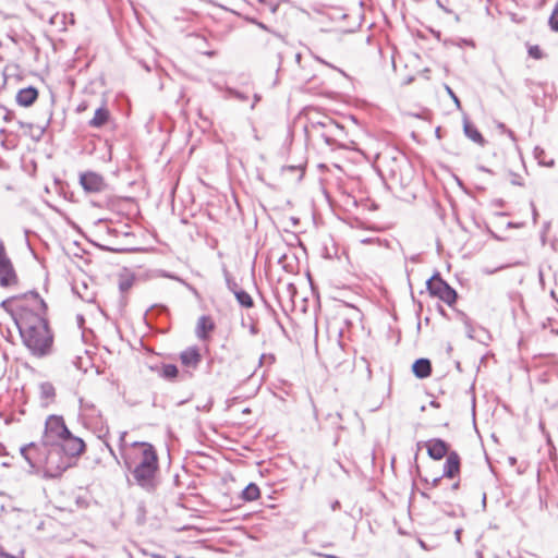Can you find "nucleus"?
Here are the masks:
<instances>
[{"label":"nucleus","instance_id":"nucleus-11","mask_svg":"<svg viewBox=\"0 0 558 558\" xmlns=\"http://www.w3.org/2000/svg\"><path fill=\"white\" fill-rule=\"evenodd\" d=\"M181 363L187 367L195 369L202 361L199 350L196 347H190L180 353Z\"/></svg>","mask_w":558,"mask_h":558},{"label":"nucleus","instance_id":"nucleus-5","mask_svg":"<svg viewBox=\"0 0 558 558\" xmlns=\"http://www.w3.org/2000/svg\"><path fill=\"white\" fill-rule=\"evenodd\" d=\"M428 292L439 298L442 302L448 305H452L457 300V292L451 288L438 274L434 275L427 280Z\"/></svg>","mask_w":558,"mask_h":558},{"label":"nucleus","instance_id":"nucleus-8","mask_svg":"<svg viewBox=\"0 0 558 558\" xmlns=\"http://www.w3.org/2000/svg\"><path fill=\"white\" fill-rule=\"evenodd\" d=\"M80 183L87 193H100L107 189L105 179L99 173L87 171L80 175Z\"/></svg>","mask_w":558,"mask_h":558},{"label":"nucleus","instance_id":"nucleus-29","mask_svg":"<svg viewBox=\"0 0 558 558\" xmlns=\"http://www.w3.org/2000/svg\"><path fill=\"white\" fill-rule=\"evenodd\" d=\"M286 292L288 293L289 298L292 300L293 295L296 293V289L294 284L289 283L286 287Z\"/></svg>","mask_w":558,"mask_h":558},{"label":"nucleus","instance_id":"nucleus-33","mask_svg":"<svg viewBox=\"0 0 558 558\" xmlns=\"http://www.w3.org/2000/svg\"><path fill=\"white\" fill-rule=\"evenodd\" d=\"M340 507V502L338 500H335L331 502L330 508L332 511H336Z\"/></svg>","mask_w":558,"mask_h":558},{"label":"nucleus","instance_id":"nucleus-38","mask_svg":"<svg viewBox=\"0 0 558 558\" xmlns=\"http://www.w3.org/2000/svg\"><path fill=\"white\" fill-rule=\"evenodd\" d=\"M460 535H461V531H460V530H457V531H456V537H457V539H458V541L460 539Z\"/></svg>","mask_w":558,"mask_h":558},{"label":"nucleus","instance_id":"nucleus-26","mask_svg":"<svg viewBox=\"0 0 558 558\" xmlns=\"http://www.w3.org/2000/svg\"><path fill=\"white\" fill-rule=\"evenodd\" d=\"M227 92L230 96L235 97L236 99H239L241 101H244L247 99V96H245L243 93L235 90L233 88H228Z\"/></svg>","mask_w":558,"mask_h":558},{"label":"nucleus","instance_id":"nucleus-30","mask_svg":"<svg viewBox=\"0 0 558 558\" xmlns=\"http://www.w3.org/2000/svg\"><path fill=\"white\" fill-rule=\"evenodd\" d=\"M464 325H465L468 337L473 339L474 338V336H473V327L471 326V324H470V322L468 319L464 322Z\"/></svg>","mask_w":558,"mask_h":558},{"label":"nucleus","instance_id":"nucleus-22","mask_svg":"<svg viewBox=\"0 0 558 558\" xmlns=\"http://www.w3.org/2000/svg\"><path fill=\"white\" fill-rule=\"evenodd\" d=\"M133 283H134V279L132 277H130V276L122 277L119 280V289L122 293H125L133 287Z\"/></svg>","mask_w":558,"mask_h":558},{"label":"nucleus","instance_id":"nucleus-42","mask_svg":"<svg viewBox=\"0 0 558 558\" xmlns=\"http://www.w3.org/2000/svg\"><path fill=\"white\" fill-rule=\"evenodd\" d=\"M264 357L265 355H260L259 364H262Z\"/></svg>","mask_w":558,"mask_h":558},{"label":"nucleus","instance_id":"nucleus-34","mask_svg":"<svg viewBox=\"0 0 558 558\" xmlns=\"http://www.w3.org/2000/svg\"><path fill=\"white\" fill-rule=\"evenodd\" d=\"M260 100V97L259 95L255 94L254 95V102L252 104L251 108L253 109L255 107V105Z\"/></svg>","mask_w":558,"mask_h":558},{"label":"nucleus","instance_id":"nucleus-31","mask_svg":"<svg viewBox=\"0 0 558 558\" xmlns=\"http://www.w3.org/2000/svg\"><path fill=\"white\" fill-rule=\"evenodd\" d=\"M505 134H507V135H508V137H509L512 142H515V141H517V137H515V135H514L513 131H511L510 129H508V130L506 131V133H505Z\"/></svg>","mask_w":558,"mask_h":558},{"label":"nucleus","instance_id":"nucleus-9","mask_svg":"<svg viewBox=\"0 0 558 558\" xmlns=\"http://www.w3.org/2000/svg\"><path fill=\"white\" fill-rule=\"evenodd\" d=\"M57 446L62 448V452L65 453L71 460L74 457L82 454L85 450V442L80 437H75L69 432V435L64 436Z\"/></svg>","mask_w":558,"mask_h":558},{"label":"nucleus","instance_id":"nucleus-41","mask_svg":"<svg viewBox=\"0 0 558 558\" xmlns=\"http://www.w3.org/2000/svg\"><path fill=\"white\" fill-rule=\"evenodd\" d=\"M153 558H162L160 555H153Z\"/></svg>","mask_w":558,"mask_h":558},{"label":"nucleus","instance_id":"nucleus-24","mask_svg":"<svg viewBox=\"0 0 558 558\" xmlns=\"http://www.w3.org/2000/svg\"><path fill=\"white\" fill-rule=\"evenodd\" d=\"M527 53L531 58H533L535 60H541L545 57V53L543 52L541 47L537 45L530 46L527 49Z\"/></svg>","mask_w":558,"mask_h":558},{"label":"nucleus","instance_id":"nucleus-21","mask_svg":"<svg viewBox=\"0 0 558 558\" xmlns=\"http://www.w3.org/2000/svg\"><path fill=\"white\" fill-rule=\"evenodd\" d=\"M179 374V369L173 364H166L162 366V377L166 379H174Z\"/></svg>","mask_w":558,"mask_h":558},{"label":"nucleus","instance_id":"nucleus-40","mask_svg":"<svg viewBox=\"0 0 558 558\" xmlns=\"http://www.w3.org/2000/svg\"><path fill=\"white\" fill-rule=\"evenodd\" d=\"M251 332L252 333H256L257 332V330H256V328L254 326L251 327Z\"/></svg>","mask_w":558,"mask_h":558},{"label":"nucleus","instance_id":"nucleus-32","mask_svg":"<svg viewBox=\"0 0 558 558\" xmlns=\"http://www.w3.org/2000/svg\"><path fill=\"white\" fill-rule=\"evenodd\" d=\"M497 129L502 133H506V131L508 130V128L501 122L497 124Z\"/></svg>","mask_w":558,"mask_h":558},{"label":"nucleus","instance_id":"nucleus-35","mask_svg":"<svg viewBox=\"0 0 558 558\" xmlns=\"http://www.w3.org/2000/svg\"><path fill=\"white\" fill-rule=\"evenodd\" d=\"M86 107H87V106H86V104H81V105H78V107H77V111H78V112L84 111V110L86 109Z\"/></svg>","mask_w":558,"mask_h":558},{"label":"nucleus","instance_id":"nucleus-7","mask_svg":"<svg viewBox=\"0 0 558 558\" xmlns=\"http://www.w3.org/2000/svg\"><path fill=\"white\" fill-rule=\"evenodd\" d=\"M17 282L13 265L5 253L4 245L0 243V286L10 287Z\"/></svg>","mask_w":558,"mask_h":558},{"label":"nucleus","instance_id":"nucleus-6","mask_svg":"<svg viewBox=\"0 0 558 558\" xmlns=\"http://www.w3.org/2000/svg\"><path fill=\"white\" fill-rule=\"evenodd\" d=\"M48 449L49 447H46L41 441V445L29 442L23 446L20 451L32 469L44 470L45 456Z\"/></svg>","mask_w":558,"mask_h":558},{"label":"nucleus","instance_id":"nucleus-12","mask_svg":"<svg viewBox=\"0 0 558 558\" xmlns=\"http://www.w3.org/2000/svg\"><path fill=\"white\" fill-rule=\"evenodd\" d=\"M460 472V457L456 451H450L444 464V476L453 478Z\"/></svg>","mask_w":558,"mask_h":558},{"label":"nucleus","instance_id":"nucleus-23","mask_svg":"<svg viewBox=\"0 0 558 558\" xmlns=\"http://www.w3.org/2000/svg\"><path fill=\"white\" fill-rule=\"evenodd\" d=\"M549 27L554 32H558V2L556 3L549 20H548Z\"/></svg>","mask_w":558,"mask_h":558},{"label":"nucleus","instance_id":"nucleus-27","mask_svg":"<svg viewBox=\"0 0 558 558\" xmlns=\"http://www.w3.org/2000/svg\"><path fill=\"white\" fill-rule=\"evenodd\" d=\"M125 436H126V432H121L120 436H119V445L122 450V454L124 453L125 449L130 448V446H126V444H125Z\"/></svg>","mask_w":558,"mask_h":558},{"label":"nucleus","instance_id":"nucleus-14","mask_svg":"<svg viewBox=\"0 0 558 558\" xmlns=\"http://www.w3.org/2000/svg\"><path fill=\"white\" fill-rule=\"evenodd\" d=\"M412 371L417 378H427L432 373V363L428 359H417L412 365Z\"/></svg>","mask_w":558,"mask_h":558},{"label":"nucleus","instance_id":"nucleus-25","mask_svg":"<svg viewBox=\"0 0 558 558\" xmlns=\"http://www.w3.org/2000/svg\"><path fill=\"white\" fill-rule=\"evenodd\" d=\"M226 283L228 289L235 294V291H240L241 289L238 288V283L233 278L230 277V275L226 271Z\"/></svg>","mask_w":558,"mask_h":558},{"label":"nucleus","instance_id":"nucleus-15","mask_svg":"<svg viewBox=\"0 0 558 558\" xmlns=\"http://www.w3.org/2000/svg\"><path fill=\"white\" fill-rule=\"evenodd\" d=\"M215 328V325L210 317L201 316L196 326V336L197 338L205 340L208 337V332H210Z\"/></svg>","mask_w":558,"mask_h":558},{"label":"nucleus","instance_id":"nucleus-36","mask_svg":"<svg viewBox=\"0 0 558 558\" xmlns=\"http://www.w3.org/2000/svg\"><path fill=\"white\" fill-rule=\"evenodd\" d=\"M366 369H367V376H368V378H371L372 371H371L369 364H367V363H366Z\"/></svg>","mask_w":558,"mask_h":558},{"label":"nucleus","instance_id":"nucleus-16","mask_svg":"<svg viewBox=\"0 0 558 558\" xmlns=\"http://www.w3.org/2000/svg\"><path fill=\"white\" fill-rule=\"evenodd\" d=\"M110 113L106 107L96 109L93 119L88 122L89 126L99 129L104 126L109 120Z\"/></svg>","mask_w":558,"mask_h":558},{"label":"nucleus","instance_id":"nucleus-13","mask_svg":"<svg viewBox=\"0 0 558 558\" xmlns=\"http://www.w3.org/2000/svg\"><path fill=\"white\" fill-rule=\"evenodd\" d=\"M38 97V92L35 87H26L19 90L16 101L19 105L28 107L35 102Z\"/></svg>","mask_w":558,"mask_h":558},{"label":"nucleus","instance_id":"nucleus-37","mask_svg":"<svg viewBox=\"0 0 558 558\" xmlns=\"http://www.w3.org/2000/svg\"><path fill=\"white\" fill-rule=\"evenodd\" d=\"M440 480H441L440 477L435 478L433 481V486H437L439 484Z\"/></svg>","mask_w":558,"mask_h":558},{"label":"nucleus","instance_id":"nucleus-10","mask_svg":"<svg viewBox=\"0 0 558 558\" xmlns=\"http://www.w3.org/2000/svg\"><path fill=\"white\" fill-rule=\"evenodd\" d=\"M427 453L434 460H441L449 453V446L439 438L430 439L426 442Z\"/></svg>","mask_w":558,"mask_h":558},{"label":"nucleus","instance_id":"nucleus-3","mask_svg":"<svg viewBox=\"0 0 558 558\" xmlns=\"http://www.w3.org/2000/svg\"><path fill=\"white\" fill-rule=\"evenodd\" d=\"M45 456L44 473L47 477H58L71 465V459L58 446H48Z\"/></svg>","mask_w":558,"mask_h":558},{"label":"nucleus","instance_id":"nucleus-17","mask_svg":"<svg viewBox=\"0 0 558 558\" xmlns=\"http://www.w3.org/2000/svg\"><path fill=\"white\" fill-rule=\"evenodd\" d=\"M463 131L464 134L474 143L484 146L486 141L484 140L483 135L480 133V131L469 121H464L463 124Z\"/></svg>","mask_w":558,"mask_h":558},{"label":"nucleus","instance_id":"nucleus-28","mask_svg":"<svg viewBox=\"0 0 558 558\" xmlns=\"http://www.w3.org/2000/svg\"><path fill=\"white\" fill-rule=\"evenodd\" d=\"M448 95L452 98V100L454 101V104L459 107L460 106V100L459 98L456 96V94L453 93V90L448 86L446 85L445 86Z\"/></svg>","mask_w":558,"mask_h":558},{"label":"nucleus","instance_id":"nucleus-19","mask_svg":"<svg viewBox=\"0 0 558 558\" xmlns=\"http://www.w3.org/2000/svg\"><path fill=\"white\" fill-rule=\"evenodd\" d=\"M234 296L243 307L251 308L254 305L252 296L242 289L240 291H235Z\"/></svg>","mask_w":558,"mask_h":558},{"label":"nucleus","instance_id":"nucleus-4","mask_svg":"<svg viewBox=\"0 0 558 558\" xmlns=\"http://www.w3.org/2000/svg\"><path fill=\"white\" fill-rule=\"evenodd\" d=\"M69 432L62 416L49 415L45 423L43 442L46 447L57 446L64 436L69 435Z\"/></svg>","mask_w":558,"mask_h":558},{"label":"nucleus","instance_id":"nucleus-2","mask_svg":"<svg viewBox=\"0 0 558 558\" xmlns=\"http://www.w3.org/2000/svg\"><path fill=\"white\" fill-rule=\"evenodd\" d=\"M124 466L132 473L135 483L147 492L157 486L159 471L155 447L148 442H133L123 453Z\"/></svg>","mask_w":558,"mask_h":558},{"label":"nucleus","instance_id":"nucleus-1","mask_svg":"<svg viewBox=\"0 0 558 558\" xmlns=\"http://www.w3.org/2000/svg\"><path fill=\"white\" fill-rule=\"evenodd\" d=\"M46 311L47 305L38 293L29 292L13 312L22 342L36 357H45L52 352L53 333L46 318Z\"/></svg>","mask_w":558,"mask_h":558},{"label":"nucleus","instance_id":"nucleus-20","mask_svg":"<svg viewBox=\"0 0 558 558\" xmlns=\"http://www.w3.org/2000/svg\"><path fill=\"white\" fill-rule=\"evenodd\" d=\"M39 392H40V397L43 399H47V400L53 399V397L56 395L54 387L49 381H45L39 385Z\"/></svg>","mask_w":558,"mask_h":558},{"label":"nucleus","instance_id":"nucleus-39","mask_svg":"<svg viewBox=\"0 0 558 558\" xmlns=\"http://www.w3.org/2000/svg\"><path fill=\"white\" fill-rule=\"evenodd\" d=\"M459 485H460V484H459V482L454 483V484L452 485V489H453V490L458 489V488H459Z\"/></svg>","mask_w":558,"mask_h":558},{"label":"nucleus","instance_id":"nucleus-18","mask_svg":"<svg viewBox=\"0 0 558 558\" xmlns=\"http://www.w3.org/2000/svg\"><path fill=\"white\" fill-rule=\"evenodd\" d=\"M259 496H260L259 487L254 483H250L242 490V499L245 501H254V500L258 499Z\"/></svg>","mask_w":558,"mask_h":558}]
</instances>
